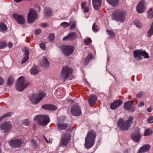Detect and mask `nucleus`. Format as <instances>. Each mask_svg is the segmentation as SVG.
<instances>
[{
  "instance_id": "49",
  "label": "nucleus",
  "mask_w": 153,
  "mask_h": 153,
  "mask_svg": "<svg viewBox=\"0 0 153 153\" xmlns=\"http://www.w3.org/2000/svg\"><path fill=\"white\" fill-rule=\"evenodd\" d=\"M94 144H84L85 147L87 149H88L93 146Z\"/></svg>"
},
{
  "instance_id": "40",
  "label": "nucleus",
  "mask_w": 153,
  "mask_h": 153,
  "mask_svg": "<svg viewBox=\"0 0 153 153\" xmlns=\"http://www.w3.org/2000/svg\"><path fill=\"white\" fill-rule=\"evenodd\" d=\"M22 123L25 125L29 126L30 124L29 120L28 119H25L23 121Z\"/></svg>"
},
{
  "instance_id": "8",
  "label": "nucleus",
  "mask_w": 153,
  "mask_h": 153,
  "mask_svg": "<svg viewBox=\"0 0 153 153\" xmlns=\"http://www.w3.org/2000/svg\"><path fill=\"white\" fill-rule=\"evenodd\" d=\"M65 116L59 118L56 123L57 127L60 130H66L68 126V124L67 123H64L66 120Z\"/></svg>"
},
{
  "instance_id": "17",
  "label": "nucleus",
  "mask_w": 153,
  "mask_h": 153,
  "mask_svg": "<svg viewBox=\"0 0 153 153\" xmlns=\"http://www.w3.org/2000/svg\"><path fill=\"white\" fill-rule=\"evenodd\" d=\"M123 103L122 100H117L110 104V108L112 110H115L118 108Z\"/></svg>"
},
{
  "instance_id": "3",
  "label": "nucleus",
  "mask_w": 153,
  "mask_h": 153,
  "mask_svg": "<svg viewBox=\"0 0 153 153\" xmlns=\"http://www.w3.org/2000/svg\"><path fill=\"white\" fill-rule=\"evenodd\" d=\"M29 83L26 81L23 76L19 77L17 80L16 86L17 90L22 91L27 88Z\"/></svg>"
},
{
  "instance_id": "38",
  "label": "nucleus",
  "mask_w": 153,
  "mask_h": 153,
  "mask_svg": "<svg viewBox=\"0 0 153 153\" xmlns=\"http://www.w3.org/2000/svg\"><path fill=\"white\" fill-rule=\"evenodd\" d=\"M70 25L69 23L66 22H63L60 25V26H62L64 28H66L67 27H69Z\"/></svg>"
},
{
  "instance_id": "50",
  "label": "nucleus",
  "mask_w": 153,
  "mask_h": 153,
  "mask_svg": "<svg viewBox=\"0 0 153 153\" xmlns=\"http://www.w3.org/2000/svg\"><path fill=\"white\" fill-rule=\"evenodd\" d=\"M149 58L148 54L145 51H144V58L148 59Z\"/></svg>"
},
{
  "instance_id": "51",
  "label": "nucleus",
  "mask_w": 153,
  "mask_h": 153,
  "mask_svg": "<svg viewBox=\"0 0 153 153\" xmlns=\"http://www.w3.org/2000/svg\"><path fill=\"white\" fill-rule=\"evenodd\" d=\"M40 47L41 49L43 50L45 49V46L43 43H41L40 45Z\"/></svg>"
},
{
  "instance_id": "31",
  "label": "nucleus",
  "mask_w": 153,
  "mask_h": 153,
  "mask_svg": "<svg viewBox=\"0 0 153 153\" xmlns=\"http://www.w3.org/2000/svg\"><path fill=\"white\" fill-rule=\"evenodd\" d=\"M45 15L46 16H50L52 12L51 11V10L49 8H45Z\"/></svg>"
},
{
  "instance_id": "19",
  "label": "nucleus",
  "mask_w": 153,
  "mask_h": 153,
  "mask_svg": "<svg viewBox=\"0 0 153 153\" xmlns=\"http://www.w3.org/2000/svg\"><path fill=\"white\" fill-rule=\"evenodd\" d=\"M97 100V97L94 94H92L90 95L88 102L90 105L92 106L96 103Z\"/></svg>"
},
{
  "instance_id": "18",
  "label": "nucleus",
  "mask_w": 153,
  "mask_h": 153,
  "mask_svg": "<svg viewBox=\"0 0 153 153\" xmlns=\"http://www.w3.org/2000/svg\"><path fill=\"white\" fill-rule=\"evenodd\" d=\"M71 135L69 133L64 134L61 137V141L62 143H68L71 140Z\"/></svg>"
},
{
  "instance_id": "26",
  "label": "nucleus",
  "mask_w": 153,
  "mask_h": 153,
  "mask_svg": "<svg viewBox=\"0 0 153 153\" xmlns=\"http://www.w3.org/2000/svg\"><path fill=\"white\" fill-rule=\"evenodd\" d=\"M107 1L112 7H115L119 3V0H106Z\"/></svg>"
},
{
  "instance_id": "22",
  "label": "nucleus",
  "mask_w": 153,
  "mask_h": 153,
  "mask_svg": "<svg viewBox=\"0 0 153 153\" xmlns=\"http://www.w3.org/2000/svg\"><path fill=\"white\" fill-rule=\"evenodd\" d=\"M137 10L139 13H143V1L141 0L137 4Z\"/></svg>"
},
{
  "instance_id": "46",
  "label": "nucleus",
  "mask_w": 153,
  "mask_h": 153,
  "mask_svg": "<svg viewBox=\"0 0 153 153\" xmlns=\"http://www.w3.org/2000/svg\"><path fill=\"white\" fill-rule=\"evenodd\" d=\"M22 144H10V146L13 148H16L21 146Z\"/></svg>"
},
{
  "instance_id": "15",
  "label": "nucleus",
  "mask_w": 153,
  "mask_h": 153,
  "mask_svg": "<svg viewBox=\"0 0 153 153\" xmlns=\"http://www.w3.org/2000/svg\"><path fill=\"white\" fill-rule=\"evenodd\" d=\"M11 127V124L10 122H6L2 123L0 125V128L4 132L8 131Z\"/></svg>"
},
{
  "instance_id": "54",
  "label": "nucleus",
  "mask_w": 153,
  "mask_h": 153,
  "mask_svg": "<svg viewBox=\"0 0 153 153\" xmlns=\"http://www.w3.org/2000/svg\"><path fill=\"white\" fill-rule=\"evenodd\" d=\"M143 106V102L142 101H141L138 104V107L139 108H141Z\"/></svg>"
},
{
  "instance_id": "35",
  "label": "nucleus",
  "mask_w": 153,
  "mask_h": 153,
  "mask_svg": "<svg viewBox=\"0 0 153 153\" xmlns=\"http://www.w3.org/2000/svg\"><path fill=\"white\" fill-rule=\"evenodd\" d=\"M106 32L109 35V36L110 37L113 38L115 36V33L113 31L110 30H106Z\"/></svg>"
},
{
  "instance_id": "10",
  "label": "nucleus",
  "mask_w": 153,
  "mask_h": 153,
  "mask_svg": "<svg viewBox=\"0 0 153 153\" xmlns=\"http://www.w3.org/2000/svg\"><path fill=\"white\" fill-rule=\"evenodd\" d=\"M61 48L65 56H69L73 53L74 48L72 46L65 45L62 46Z\"/></svg>"
},
{
  "instance_id": "21",
  "label": "nucleus",
  "mask_w": 153,
  "mask_h": 153,
  "mask_svg": "<svg viewBox=\"0 0 153 153\" xmlns=\"http://www.w3.org/2000/svg\"><path fill=\"white\" fill-rule=\"evenodd\" d=\"M76 35L75 32H71L68 36L64 37L63 38V40L64 41L71 40L76 38Z\"/></svg>"
},
{
  "instance_id": "6",
  "label": "nucleus",
  "mask_w": 153,
  "mask_h": 153,
  "mask_svg": "<svg viewBox=\"0 0 153 153\" xmlns=\"http://www.w3.org/2000/svg\"><path fill=\"white\" fill-rule=\"evenodd\" d=\"M73 72L72 69L68 66H63L60 74V77L65 81L68 78V76L71 74Z\"/></svg>"
},
{
  "instance_id": "55",
  "label": "nucleus",
  "mask_w": 153,
  "mask_h": 153,
  "mask_svg": "<svg viewBox=\"0 0 153 153\" xmlns=\"http://www.w3.org/2000/svg\"><path fill=\"white\" fill-rule=\"evenodd\" d=\"M45 139L46 140L47 143H51L52 142L53 140L51 138H49V139H47L45 137Z\"/></svg>"
},
{
  "instance_id": "32",
  "label": "nucleus",
  "mask_w": 153,
  "mask_h": 153,
  "mask_svg": "<svg viewBox=\"0 0 153 153\" xmlns=\"http://www.w3.org/2000/svg\"><path fill=\"white\" fill-rule=\"evenodd\" d=\"M14 81L13 78L11 76H10L7 80V85L10 86L14 82Z\"/></svg>"
},
{
  "instance_id": "45",
  "label": "nucleus",
  "mask_w": 153,
  "mask_h": 153,
  "mask_svg": "<svg viewBox=\"0 0 153 153\" xmlns=\"http://www.w3.org/2000/svg\"><path fill=\"white\" fill-rule=\"evenodd\" d=\"M28 56L25 55L24 57L23 60L22 62V64H23L24 63H25L28 60Z\"/></svg>"
},
{
  "instance_id": "60",
  "label": "nucleus",
  "mask_w": 153,
  "mask_h": 153,
  "mask_svg": "<svg viewBox=\"0 0 153 153\" xmlns=\"http://www.w3.org/2000/svg\"><path fill=\"white\" fill-rule=\"evenodd\" d=\"M7 46L10 48H12L13 46L12 43L10 42H8L7 44Z\"/></svg>"
},
{
  "instance_id": "56",
  "label": "nucleus",
  "mask_w": 153,
  "mask_h": 153,
  "mask_svg": "<svg viewBox=\"0 0 153 153\" xmlns=\"http://www.w3.org/2000/svg\"><path fill=\"white\" fill-rule=\"evenodd\" d=\"M143 151V146H142L139 150L137 153H141Z\"/></svg>"
},
{
  "instance_id": "9",
  "label": "nucleus",
  "mask_w": 153,
  "mask_h": 153,
  "mask_svg": "<svg viewBox=\"0 0 153 153\" xmlns=\"http://www.w3.org/2000/svg\"><path fill=\"white\" fill-rule=\"evenodd\" d=\"M37 17L36 12L34 10L30 9V12L28 13L27 22L29 23H32L36 20Z\"/></svg>"
},
{
  "instance_id": "28",
  "label": "nucleus",
  "mask_w": 153,
  "mask_h": 153,
  "mask_svg": "<svg viewBox=\"0 0 153 153\" xmlns=\"http://www.w3.org/2000/svg\"><path fill=\"white\" fill-rule=\"evenodd\" d=\"M153 133V130L152 128H148L146 129L144 132V136L151 135Z\"/></svg>"
},
{
  "instance_id": "41",
  "label": "nucleus",
  "mask_w": 153,
  "mask_h": 153,
  "mask_svg": "<svg viewBox=\"0 0 153 153\" xmlns=\"http://www.w3.org/2000/svg\"><path fill=\"white\" fill-rule=\"evenodd\" d=\"M91 42V41L90 38H87L84 40V43L86 45H88Z\"/></svg>"
},
{
  "instance_id": "14",
  "label": "nucleus",
  "mask_w": 153,
  "mask_h": 153,
  "mask_svg": "<svg viewBox=\"0 0 153 153\" xmlns=\"http://www.w3.org/2000/svg\"><path fill=\"white\" fill-rule=\"evenodd\" d=\"M134 58L138 60L142 59V57L143 56V51L142 49H137L133 51Z\"/></svg>"
},
{
  "instance_id": "30",
  "label": "nucleus",
  "mask_w": 153,
  "mask_h": 153,
  "mask_svg": "<svg viewBox=\"0 0 153 153\" xmlns=\"http://www.w3.org/2000/svg\"><path fill=\"white\" fill-rule=\"evenodd\" d=\"M134 24L137 27L141 28L142 27L143 24L138 20H135L134 22Z\"/></svg>"
},
{
  "instance_id": "62",
  "label": "nucleus",
  "mask_w": 153,
  "mask_h": 153,
  "mask_svg": "<svg viewBox=\"0 0 153 153\" xmlns=\"http://www.w3.org/2000/svg\"><path fill=\"white\" fill-rule=\"evenodd\" d=\"M90 60V59H86V58L85 60V64H88V62H89Z\"/></svg>"
},
{
  "instance_id": "42",
  "label": "nucleus",
  "mask_w": 153,
  "mask_h": 153,
  "mask_svg": "<svg viewBox=\"0 0 153 153\" xmlns=\"http://www.w3.org/2000/svg\"><path fill=\"white\" fill-rule=\"evenodd\" d=\"M55 38V35L51 33L49 36V39L51 42L53 41Z\"/></svg>"
},
{
  "instance_id": "36",
  "label": "nucleus",
  "mask_w": 153,
  "mask_h": 153,
  "mask_svg": "<svg viewBox=\"0 0 153 153\" xmlns=\"http://www.w3.org/2000/svg\"><path fill=\"white\" fill-rule=\"evenodd\" d=\"M149 14L148 17L149 19H152L153 17V8H150L148 12Z\"/></svg>"
},
{
  "instance_id": "64",
  "label": "nucleus",
  "mask_w": 153,
  "mask_h": 153,
  "mask_svg": "<svg viewBox=\"0 0 153 153\" xmlns=\"http://www.w3.org/2000/svg\"><path fill=\"white\" fill-rule=\"evenodd\" d=\"M41 26L43 27H47V25L46 24L42 23L41 24Z\"/></svg>"
},
{
  "instance_id": "44",
  "label": "nucleus",
  "mask_w": 153,
  "mask_h": 153,
  "mask_svg": "<svg viewBox=\"0 0 153 153\" xmlns=\"http://www.w3.org/2000/svg\"><path fill=\"white\" fill-rule=\"evenodd\" d=\"M150 146L148 144L144 145V152L148 151L150 149Z\"/></svg>"
},
{
  "instance_id": "29",
  "label": "nucleus",
  "mask_w": 153,
  "mask_h": 153,
  "mask_svg": "<svg viewBox=\"0 0 153 153\" xmlns=\"http://www.w3.org/2000/svg\"><path fill=\"white\" fill-rule=\"evenodd\" d=\"M7 29L6 26L3 23L0 22V31L3 32Z\"/></svg>"
},
{
  "instance_id": "7",
  "label": "nucleus",
  "mask_w": 153,
  "mask_h": 153,
  "mask_svg": "<svg viewBox=\"0 0 153 153\" xmlns=\"http://www.w3.org/2000/svg\"><path fill=\"white\" fill-rule=\"evenodd\" d=\"M96 136L95 131L91 130L88 132V134L85 138V143H94Z\"/></svg>"
},
{
  "instance_id": "47",
  "label": "nucleus",
  "mask_w": 153,
  "mask_h": 153,
  "mask_svg": "<svg viewBox=\"0 0 153 153\" xmlns=\"http://www.w3.org/2000/svg\"><path fill=\"white\" fill-rule=\"evenodd\" d=\"M22 51L24 52V53L25 55H28V56L29 54V52L27 49L25 48H23Z\"/></svg>"
},
{
  "instance_id": "12",
  "label": "nucleus",
  "mask_w": 153,
  "mask_h": 153,
  "mask_svg": "<svg viewBox=\"0 0 153 153\" xmlns=\"http://www.w3.org/2000/svg\"><path fill=\"white\" fill-rule=\"evenodd\" d=\"M141 136L140 133V130L138 128H136L134 131L131 135V139L135 143L140 141Z\"/></svg>"
},
{
  "instance_id": "34",
  "label": "nucleus",
  "mask_w": 153,
  "mask_h": 153,
  "mask_svg": "<svg viewBox=\"0 0 153 153\" xmlns=\"http://www.w3.org/2000/svg\"><path fill=\"white\" fill-rule=\"evenodd\" d=\"M153 22L152 23L150 29L147 32L148 35L149 37H150L152 35H153Z\"/></svg>"
},
{
  "instance_id": "11",
  "label": "nucleus",
  "mask_w": 153,
  "mask_h": 153,
  "mask_svg": "<svg viewBox=\"0 0 153 153\" xmlns=\"http://www.w3.org/2000/svg\"><path fill=\"white\" fill-rule=\"evenodd\" d=\"M133 101H130L124 103L123 108L125 110L131 112H134L136 109V108L133 105Z\"/></svg>"
},
{
  "instance_id": "61",
  "label": "nucleus",
  "mask_w": 153,
  "mask_h": 153,
  "mask_svg": "<svg viewBox=\"0 0 153 153\" xmlns=\"http://www.w3.org/2000/svg\"><path fill=\"white\" fill-rule=\"evenodd\" d=\"M4 80L0 76V85H2L3 83Z\"/></svg>"
},
{
  "instance_id": "37",
  "label": "nucleus",
  "mask_w": 153,
  "mask_h": 153,
  "mask_svg": "<svg viewBox=\"0 0 153 153\" xmlns=\"http://www.w3.org/2000/svg\"><path fill=\"white\" fill-rule=\"evenodd\" d=\"M95 24V23L93 24L92 26V29L94 32H97L98 31L99 29V27L96 25Z\"/></svg>"
},
{
  "instance_id": "52",
  "label": "nucleus",
  "mask_w": 153,
  "mask_h": 153,
  "mask_svg": "<svg viewBox=\"0 0 153 153\" xmlns=\"http://www.w3.org/2000/svg\"><path fill=\"white\" fill-rule=\"evenodd\" d=\"M76 25V24L75 23H74L70 27V29L71 30H72L73 29H74Z\"/></svg>"
},
{
  "instance_id": "53",
  "label": "nucleus",
  "mask_w": 153,
  "mask_h": 153,
  "mask_svg": "<svg viewBox=\"0 0 153 153\" xmlns=\"http://www.w3.org/2000/svg\"><path fill=\"white\" fill-rule=\"evenodd\" d=\"M89 10V8L88 6L85 7L84 10V12L85 13L88 12Z\"/></svg>"
},
{
  "instance_id": "4",
  "label": "nucleus",
  "mask_w": 153,
  "mask_h": 153,
  "mask_svg": "<svg viewBox=\"0 0 153 153\" xmlns=\"http://www.w3.org/2000/svg\"><path fill=\"white\" fill-rule=\"evenodd\" d=\"M34 119L39 124L45 126H46L50 121L49 117L46 115H39L36 116Z\"/></svg>"
},
{
  "instance_id": "5",
  "label": "nucleus",
  "mask_w": 153,
  "mask_h": 153,
  "mask_svg": "<svg viewBox=\"0 0 153 153\" xmlns=\"http://www.w3.org/2000/svg\"><path fill=\"white\" fill-rule=\"evenodd\" d=\"M45 96L46 94L43 93L38 94H33L30 97L29 99L32 104L35 105L39 102Z\"/></svg>"
},
{
  "instance_id": "33",
  "label": "nucleus",
  "mask_w": 153,
  "mask_h": 153,
  "mask_svg": "<svg viewBox=\"0 0 153 153\" xmlns=\"http://www.w3.org/2000/svg\"><path fill=\"white\" fill-rule=\"evenodd\" d=\"M12 114L13 113L12 112H10L7 113L3 115L2 116L0 117V122L4 118L7 117H10L11 116Z\"/></svg>"
},
{
  "instance_id": "27",
  "label": "nucleus",
  "mask_w": 153,
  "mask_h": 153,
  "mask_svg": "<svg viewBox=\"0 0 153 153\" xmlns=\"http://www.w3.org/2000/svg\"><path fill=\"white\" fill-rule=\"evenodd\" d=\"M39 71V69L36 66L32 68L30 70V74L33 75H35L37 74Z\"/></svg>"
},
{
  "instance_id": "20",
  "label": "nucleus",
  "mask_w": 153,
  "mask_h": 153,
  "mask_svg": "<svg viewBox=\"0 0 153 153\" xmlns=\"http://www.w3.org/2000/svg\"><path fill=\"white\" fill-rule=\"evenodd\" d=\"M42 108L44 109L49 110H55L57 107L55 105L51 104H45L42 106Z\"/></svg>"
},
{
  "instance_id": "63",
  "label": "nucleus",
  "mask_w": 153,
  "mask_h": 153,
  "mask_svg": "<svg viewBox=\"0 0 153 153\" xmlns=\"http://www.w3.org/2000/svg\"><path fill=\"white\" fill-rule=\"evenodd\" d=\"M92 57V55L91 54H89L86 57V59H91Z\"/></svg>"
},
{
  "instance_id": "59",
  "label": "nucleus",
  "mask_w": 153,
  "mask_h": 153,
  "mask_svg": "<svg viewBox=\"0 0 153 153\" xmlns=\"http://www.w3.org/2000/svg\"><path fill=\"white\" fill-rule=\"evenodd\" d=\"M41 30L40 29H38L36 30L35 33L36 35L39 34L41 32Z\"/></svg>"
},
{
  "instance_id": "24",
  "label": "nucleus",
  "mask_w": 153,
  "mask_h": 153,
  "mask_svg": "<svg viewBox=\"0 0 153 153\" xmlns=\"http://www.w3.org/2000/svg\"><path fill=\"white\" fill-rule=\"evenodd\" d=\"M102 2V0H95L94 1H92L94 9H98L99 7L101 5Z\"/></svg>"
},
{
  "instance_id": "39",
  "label": "nucleus",
  "mask_w": 153,
  "mask_h": 153,
  "mask_svg": "<svg viewBox=\"0 0 153 153\" xmlns=\"http://www.w3.org/2000/svg\"><path fill=\"white\" fill-rule=\"evenodd\" d=\"M7 45V43L4 41L0 42V48H4Z\"/></svg>"
},
{
  "instance_id": "13",
  "label": "nucleus",
  "mask_w": 153,
  "mask_h": 153,
  "mask_svg": "<svg viewBox=\"0 0 153 153\" xmlns=\"http://www.w3.org/2000/svg\"><path fill=\"white\" fill-rule=\"evenodd\" d=\"M71 112L72 114L76 116H80L82 114L80 107L77 104H75L72 107Z\"/></svg>"
},
{
  "instance_id": "25",
  "label": "nucleus",
  "mask_w": 153,
  "mask_h": 153,
  "mask_svg": "<svg viewBox=\"0 0 153 153\" xmlns=\"http://www.w3.org/2000/svg\"><path fill=\"white\" fill-rule=\"evenodd\" d=\"M41 64L42 66L45 68L49 66V62L45 57H43Z\"/></svg>"
},
{
  "instance_id": "2",
  "label": "nucleus",
  "mask_w": 153,
  "mask_h": 153,
  "mask_svg": "<svg viewBox=\"0 0 153 153\" xmlns=\"http://www.w3.org/2000/svg\"><path fill=\"white\" fill-rule=\"evenodd\" d=\"M133 119V117L131 116L129 117L128 120L124 122L123 118H120L117 122V127L120 130L126 131L130 127L131 124L132 123Z\"/></svg>"
},
{
  "instance_id": "23",
  "label": "nucleus",
  "mask_w": 153,
  "mask_h": 153,
  "mask_svg": "<svg viewBox=\"0 0 153 153\" xmlns=\"http://www.w3.org/2000/svg\"><path fill=\"white\" fill-rule=\"evenodd\" d=\"M24 138L18 139L13 138L10 140L8 142V143H24Z\"/></svg>"
},
{
  "instance_id": "16",
  "label": "nucleus",
  "mask_w": 153,
  "mask_h": 153,
  "mask_svg": "<svg viewBox=\"0 0 153 153\" xmlns=\"http://www.w3.org/2000/svg\"><path fill=\"white\" fill-rule=\"evenodd\" d=\"M13 17L19 24H23L25 23V19L22 15H18L14 13L13 15Z\"/></svg>"
},
{
  "instance_id": "48",
  "label": "nucleus",
  "mask_w": 153,
  "mask_h": 153,
  "mask_svg": "<svg viewBox=\"0 0 153 153\" xmlns=\"http://www.w3.org/2000/svg\"><path fill=\"white\" fill-rule=\"evenodd\" d=\"M143 94V93L142 91L140 92L137 94V95H136V97L137 98H139L142 97Z\"/></svg>"
},
{
  "instance_id": "57",
  "label": "nucleus",
  "mask_w": 153,
  "mask_h": 153,
  "mask_svg": "<svg viewBox=\"0 0 153 153\" xmlns=\"http://www.w3.org/2000/svg\"><path fill=\"white\" fill-rule=\"evenodd\" d=\"M86 3L85 2H83L81 4V7L82 9H83L85 8L86 6Z\"/></svg>"
},
{
  "instance_id": "43",
  "label": "nucleus",
  "mask_w": 153,
  "mask_h": 153,
  "mask_svg": "<svg viewBox=\"0 0 153 153\" xmlns=\"http://www.w3.org/2000/svg\"><path fill=\"white\" fill-rule=\"evenodd\" d=\"M147 122L149 123H153V116L149 117L147 119Z\"/></svg>"
},
{
  "instance_id": "1",
  "label": "nucleus",
  "mask_w": 153,
  "mask_h": 153,
  "mask_svg": "<svg viewBox=\"0 0 153 153\" xmlns=\"http://www.w3.org/2000/svg\"><path fill=\"white\" fill-rule=\"evenodd\" d=\"M126 12L122 9H116L113 11L111 15V19L117 22H123L125 20Z\"/></svg>"
},
{
  "instance_id": "58",
  "label": "nucleus",
  "mask_w": 153,
  "mask_h": 153,
  "mask_svg": "<svg viewBox=\"0 0 153 153\" xmlns=\"http://www.w3.org/2000/svg\"><path fill=\"white\" fill-rule=\"evenodd\" d=\"M153 110V108L152 106H150L147 109V111L148 112H151Z\"/></svg>"
}]
</instances>
